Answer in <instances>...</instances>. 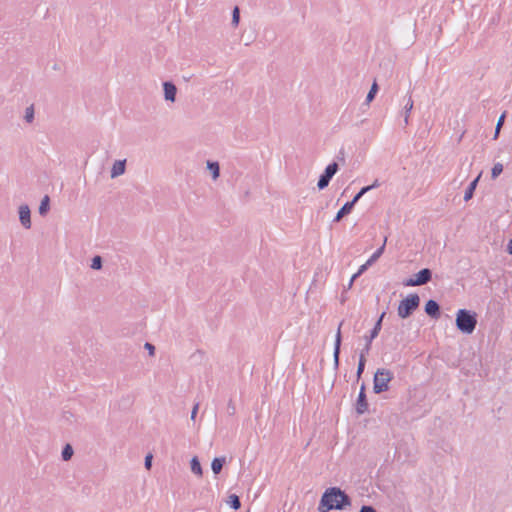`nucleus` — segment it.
Listing matches in <instances>:
<instances>
[{
  "instance_id": "f257e3e1",
  "label": "nucleus",
  "mask_w": 512,
  "mask_h": 512,
  "mask_svg": "<svg viewBox=\"0 0 512 512\" xmlns=\"http://www.w3.org/2000/svg\"><path fill=\"white\" fill-rule=\"evenodd\" d=\"M348 496L339 488H329L325 491L319 505L320 512H327L332 509H342L344 505H349Z\"/></svg>"
},
{
  "instance_id": "f03ea898",
  "label": "nucleus",
  "mask_w": 512,
  "mask_h": 512,
  "mask_svg": "<svg viewBox=\"0 0 512 512\" xmlns=\"http://www.w3.org/2000/svg\"><path fill=\"white\" fill-rule=\"evenodd\" d=\"M477 325V315L466 309L458 310L456 314V326L465 334H471Z\"/></svg>"
},
{
  "instance_id": "7ed1b4c3",
  "label": "nucleus",
  "mask_w": 512,
  "mask_h": 512,
  "mask_svg": "<svg viewBox=\"0 0 512 512\" xmlns=\"http://www.w3.org/2000/svg\"><path fill=\"white\" fill-rule=\"evenodd\" d=\"M392 380V373L387 369H379L375 373L373 389L375 393H381L389 389V383Z\"/></svg>"
},
{
  "instance_id": "20e7f679",
  "label": "nucleus",
  "mask_w": 512,
  "mask_h": 512,
  "mask_svg": "<svg viewBox=\"0 0 512 512\" xmlns=\"http://www.w3.org/2000/svg\"><path fill=\"white\" fill-rule=\"evenodd\" d=\"M419 305L417 294H410L402 300L398 306V315L401 318H407Z\"/></svg>"
},
{
  "instance_id": "39448f33",
  "label": "nucleus",
  "mask_w": 512,
  "mask_h": 512,
  "mask_svg": "<svg viewBox=\"0 0 512 512\" xmlns=\"http://www.w3.org/2000/svg\"><path fill=\"white\" fill-rule=\"evenodd\" d=\"M432 277V272L428 268H424L412 277L405 279L403 285L405 286H421L426 284Z\"/></svg>"
},
{
  "instance_id": "423d86ee",
  "label": "nucleus",
  "mask_w": 512,
  "mask_h": 512,
  "mask_svg": "<svg viewBox=\"0 0 512 512\" xmlns=\"http://www.w3.org/2000/svg\"><path fill=\"white\" fill-rule=\"evenodd\" d=\"M338 169L339 166L336 162H333L326 167L324 173L320 176L317 183L319 190H323L329 185L330 180L337 173Z\"/></svg>"
},
{
  "instance_id": "0eeeda50",
  "label": "nucleus",
  "mask_w": 512,
  "mask_h": 512,
  "mask_svg": "<svg viewBox=\"0 0 512 512\" xmlns=\"http://www.w3.org/2000/svg\"><path fill=\"white\" fill-rule=\"evenodd\" d=\"M386 241H387V238L384 239V243L383 245L377 249L373 254L372 256L367 260V262L365 264H363L359 271L354 274L350 280V283H349V286L351 287L352 286V283L354 281V279L359 275L361 274L364 270L367 269L368 266L372 265L384 252V249H385V244H386Z\"/></svg>"
},
{
  "instance_id": "6e6552de",
  "label": "nucleus",
  "mask_w": 512,
  "mask_h": 512,
  "mask_svg": "<svg viewBox=\"0 0 512 512\" xmlns=\"http://www.w3.org/2000/svg\"><path fill=\"white\" fill-rule=\"evenodd\" d=\"M18 213H19V220H20L21 225L25 229H30L32 223H31V211H30L29 206L26 204L20 205L18 208Z\"/></svg>"
},
{
  "instance_id": "1a4fd4ad",
  "label": "nucleus",
  "mask_w": 512,
  "mask_h": 512,
  "mask_svg": "<svg viewBox=\"0 0 512 512\" xmlns=\"http://www.w3.org/2000/svg\"><path fill=\"white\" fill-rule=\"evenodd\" d=\"M164 99L168 102L174 103L176 100L177 87L174 83L166 81L163 83Z\"/></svg>"
},
{
  "instance_id": "9d476101",
  "label": "nucleus",
  "mask_w": 512,
  "mask_h": 512,
  "mask_svg": "<svg viewBox=\"0 0 512 512\" xmlns=\"http://www.w3.org/2000/svg\"><path fill=\"white\" fill-rule=\"evenodd\" d=\"M126 163H127L126 159L114 161V163L111 167L110 177L112 179H115V178L123 175L126 171Z\"/></svg>"
},
{
  "instance_id": "9b49d317",
  "label": "nucleus",
  "mask_w": 512,
  "mask_h": 512,
  "mask_svg": "<svg viewBox=\"0 0 512 512\" xmlns=\"http://www.w3.org/2000/svg\"><path fill=\"white\" fill-rule=\"evenodd\" d=\"M367 408H368V403L366 401L364 387L362 386L361 390L359 392V395H358L356 410L359 414H363L367 410Z\"/></svg>"
},
{
  "instance_id": "f8f14e48",
  "label": "nucleus",
  "mask_w": 512,
  "mask_h": 512,
  "mask_svg": "<svg viewBox=\"0 0 512 512\" xmlns=\"http://www.w3.org/2000/svg\"><path fill=\"white\" fill-rule=\"evenodd\" d=\"M206 168L209 170L211 174V178L213 181H216L220 176V165L217 161L208 160L206 162Z\"/></svg>"
},
{
  "instance_id": "ddd939ff",
  "label": "nucleus",
  "mask_w": 512,
  "mask_h": 512,
  "mask_svg": "<svg viewBox=\"0 0 512 512\" xmlns=\"http://www.w3.org/2000/svg\"><path fill=\"white\" fill-rule=\"evenodd\" d=\"M425 311L428 315L437 318L439 316V305L434 300H429L425 305Z\"/></svg>"
},
{
  "instance_id": "4468645a",
  "label": "nucleus",
  "mask_w": 512,
  "mask_h": 512,
  "mask_svg": "<svg viewBox=\"0 0 512 512\" xmlns=\"http://www.w3.org/2000/svg\"><path fill=\"white\" fill-rule=\"evenodd\" d=\"M353 209V203H345L343 207L337 212L334 222H339L345 215L349 214Z\"/></svg>"
},
{
  "instance_id": "2eb2a0df",
  "label": "nucleus",
  "mask_w": 512,
  "mask_h": 512,
  "mask_svg": "<svg viewBox=\"0 0 512 512\" xmlns=\"http://www.w3.org/2000/svg\"><path fill=\"white\" fill-rule=\"evenodd\" d=\"M481 174L478 175L476 179H474L468 186L464 194V201H469L473 197V193L476 189L477 183L480 179Z\"/></svg>"
},
{
  "instance_id": "dca6fc26",
  "label": "nucleus",
  "mask_w": 512,
  "mask_h": 512,
  "mask_svg": "<svg viewBox=\"0 0 512 512\" xmlns=\"http://www.w3.org/2000/svg\"><path fill=\"white\" fill-rule=\"evenodd\" d=\"M378 186V181L376 180L372 185L363 187L355 196L354 198L349 201L348 203H353V206L358 202V200L369 190L375 188Z\"/></svg>"
},
{
  "instance_id": "f3484780",
  "label": "nucleus",
  "mask_w": 512,
  "mask_h": 512,
  "mask_svg": "<svg viewBox=\"0 0 512 512\" xmlns=\"http://www.w3.org/2000/svg\"><path fill=\"white\" fill-rule=\"evenodd\" d=\"M413 104H414L413 100H412L411 96H409L408 100L404 106V124L405 125H408V123H409L410 112L413 109Z\"/></svg>"
},
{
  "instance_id": "a211bd4d",
  "label": "nucleus",
  "mask_w": 512,
  "mask_h": 512,
  "mask_svg": "<svg viewBox=\"0 0 512 512\" xmlns=\"http://www.w3.org/2000/svg\"><path fill=\"white\" fill-rule=\"evenodd\" d=\"M340 344H341V324L338 327L336 337H335L334 357H335L336 361H338V356H339V352H340Z\"/></svg>"
},
{
  "instance_id": "6ab92c4d",
  "label": "nucleus",
  "mask_w": 512,
  "mask_h": 512,
  "mask_svg": "<svg viewBox=\"0 0 512 512\" xmlns=\"http://www.w3.org/2000/svg\"><path fill=\"white\" fill-rule=\"evenodd\" d=\"M225 462V458H214L211 464L212 471L215 474H219L222 470L223 464Z\"/></svg>"
},
{
  "instance_id": "aec40b11",
  "label": "nucleus",
  "mask_w": 512,
  "mask_h": 512,
  "mask_svg": "<svg viewBox=\"0 0 512 512\" xmlns=\"http://www.w3.org/2000/svg\"><path fill=\"white\" fill-rule=\"evenodd\" d=\"M49 202H50V199H49V196H44L43 199L41 200V203H40V206H39V214L44 216L47 214L48 210H49Z\"/></svg>"
},
{
  "instance_id": "412c9836",
  "label": "nucleus",
  "mask_w": 512,
  "mask_h": 512,
  "mask_svg": "<svg viewBox=\"0 0 512 512\" xmlns=\"http://www.w3.org/2000/svg\"><path fill=\"white\" fill-rule=\"evenodd\" d=\"M227 504L235 510L239 509L241 506L239 497L235 494H231L228 496Z\"/></svg>"
},
{
  "instance_id": "4be33fe9",
  "label": "nucleus",
  "mask_w": 512,
  "mask_h": 512,
  "mask_svg": "<svg viewBox=\"0 0 512 512\" xmlns=\"http://www.w3.org/2000/svg\"><path fill=\"white\" fill-rule=\"evenodd\" d=\"M384 316H385V312H383L381 314V316L379 317L378 321L376 322V324H375V326H374V328H373V330L371 332L370 341L378 336V334H379V332L381 330L382 320H383Z\"/></svg>"
},
{
  "instance_id": "5701e85b",
  "label": "nucleus",
  "mask_w": 512,
  "mask_h": 512,
  "mask_svg": "<svg viewBox=\"0 0 512 512\" xmlns=\"http://www.w3.org/2000/svg\"><path fill=\"white\" fill-rule=\"evenodd\" d=\"M191 470L194 474H196L198 476H202V468H201L200 462L198 461V459L196 457H194L191 460Z\"/></svg>"
},
{
  "instance_id": "b1692460",
  "label": "nucleus",
  "mask_w": 512,
  "mask_h": 512,
  "mask_svg": "<svg viewBox=\"0 0 512 512\" xmlns=\"http://www.w3.org/2000/svg\"><path fill=\"white\" fill-rule=\"evenodd\" d=\"M102 257L99 255H96L92 258L90 268L93 270H100L102 268Z\"/></svg>"
},
{
  "instance_id": "393cba45",
  "label": "nucleus",
  "mask_w": 512,
  "mask_h": 512,
  "mask_svg": "<svg viewBox=\"0 0 512 512\" xmlns=\"http://www.w3.org/2000/svg\"><path fill=\"white\" fill-rule=\"evenodd\" d=\"M377 91H378V85L376 82H374L371 86L370 91L367 94V97H366L367 103H370L375 98Z\"/></svg>"
},
{
  "instance_id": "a878e982",
  "label": "nucleus",
  "mask_w": 512,
  "mask_h": 512,
  "mask_svg": "<svg viewBox=\"0 0 512 512\" xmlns=\"http://www.w3.org/2000/svg\"><path fill=\"white\" fill-rule=\"evenodd\" d=\"M503 171V165L501 163H496L494 164V166L492 167V170H491V177L493 179L497 178Z\"/></svg>"
},
{
  "instance_id": "bb28decb",
  "label": "nucleus",
  "mask_w": 512,
  "mask_h": 512,
  "mask_svg": "<svg viewBox=\"0 0 512 512\" xmlns=\"http://www.w3.org/2000/svg\"><path fill=\"white\" fill-rule=\"evenodd\" d=\"M239 22H240V10L236 6V7H234L233 12H232V22L231 23L234 27H237Z\"/></svg>"
},
{
  "instance_id": "cd10ccee",
  "label": "nucleus",
  "mask_w": 512,
  "mask_h": 512,
  "mask_svg": "<svg viewBox=\"0 0 512 512\" xmlns=\"http://www.w3.org/2000/svg\"><path fill=\"white\" fill-rule=\"evenodd\" d=\"M24 119L28 123H32L33 122V120H34V108H33V106H29V107L26 108Z\"/></svg>"
},
{
  "instance_id": "c85d7f7f",
  "label": "nucleus",
  "mask_w": 512,
  "mask_h": 512,
  "mask_svg": "<svg viewBox=\"0 0 512 512\" xmlns=\"http://www.w3.org/2000/svg\"><path fill=\"white\" fill-rule=\"evenodd\" d=\"M504 119H505V114H502L500 116V118L498 119L497 124H496L495 133H494V139L498 138L499 133H500V129H501L503 123H504Z\"/></svg>"
},
{
  "instance_id": "c756f323",
  "label": "nucleus",
  "mask_w": 512,
  "mask_h": 512,
  "mask_svg": "<svg viewBox=\"0 0 512 512\" xmlns=\"http://www.w3.org/2000/svg\"><path fill=\"white\" fill-rule=\"evenodd\" d=\"M73 455V449L70 445H66L62 451V457L64 460H69Z\"/></svg>"
},
{
  "instance_id": "7c9ffc66",
  "label": "nucleus",
  "mask_w": 512,
  "mask_h": 512,
  "mask_svg": "<svg viewBox=\"0 0 512 512\" xmlns=\"http://www.w3.org/2000/svg\"><path fill=\"white\" fill-rule=\"evenodd\" d=\"M364 366H365V357L363 355H361L359 364H358V369H357L358 376H360L362 374V372L364 371Z\"/></svg>"
},
{
  "instance_id": "2f4dec72",
  "label": "nucleus",
  "mask_w": 512,
  "mask_h": 512,
  "mask_svg": "<svg viewBox=\"0 0 512 512\" xmlns=\"http://www.w3.org/2000/svg\"><path fill=\"white\" fill-rule=\"evenodd\" d=\"M152 454H148L146 457H145V467L146 469H150L151 468V464H152Z\"/></svg>"
},
{
  "instance_id": "473e14b6",
  "label": "nucleus",
  "mask_w": 512,
  "mask_h": 512,
  "mask_svg": "<svg viewBox=\"0 0 512 512\" xmlns=\"http://www.w3.org/2000/svg\"><path fill=\"white\" fill-rule=\"evenodd\" d=\"M360 512H376V510L371 506H363Z\"/></svg>"
},
{
  "instance_id": "72a5a7b5",
  "label": "nucleus",
  "mask_w": 512,
  "mask_h": 512,
  "mask_svg": "<svg viewBox=\"0 0 512 512\" xmlns=\"http://www.w3.org/2000/svg\"><path fill=\"white\" fill-rule=\"evenodd\" d=\"M199 409V404H195L194 407H193V410H192V413H191V418L194 419L196 414H197V411Z\"/></svg>"
},
{
  "instance_id": "f704fd0d",
  "label": "nucleus",
  "mask_w": 512,
  "mask_h": 512,
  "mask_svg": "<svg viewBox=\"0 0 512 512\" xmlns=\"http://www.w3.org/2000/svg\"><path fill=\"white\" fill-rule=\"evenodd\" d=\"M145 347L149 350L150 355L154 354V346L150 343H146Z\"/></svg>"
},
{
  "instance_id": "c9c22d12",
  "label": "nucleus",
  "mask_w": 512,
  "mask_h": 512,
  "mask_svg": "<svg viewBox=\"0 0 512 512\" xmlns=\"http://www.w3.org/2000/svg\"><path fill=\"white\" fill-rule=\"evenodd\" d=\"M507 252L512 255V239L509 241L507 245Z\"/></svg>"
}]
</instances>
